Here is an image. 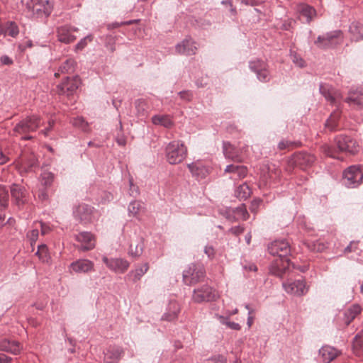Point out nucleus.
Here are the masks:
<instances>
[{
    "instance_id": "nucleus-22",
    "label": "nucleus",
    "mask_w": 363,
    "mask_h": 363,
    "mask_svg": "<svg viewBox=\"0 0 363 363\" xmlns=\"http://www.w3.org/2000/svg\"><path fill=\"white\" fill-rule=\"evenodd\" d=\"M77 30V28L68 25L58 27L57 30L58 40L66 44L73 42L76 39V36L72 33Z\"/></svg>"
},
{
    "instance_id": "nucleus-60",
    "label": "nucleus",
    "mask_w": 363,
    "mask_h": 363,
    "mask_svg": "<svg viewBox=\"0 0 363 363\" xmlns=\"http://www.w3.org/2000/svg\"><path fill=\"white\" fill-rule=\"evenodd\" d=\"M9 157L7 154L0 147V165L6 164L9 162Z\"/></svg>"
},
{
    "instance_id": "nucleus-50",
    "label": "nucleus",
    "mask_w": 363,
    "mask_h": 363,
    "mask_svg": "<svg viewBox=\"0 0 363 363\" xmlns=\"http://www.w3.org/2000/svg\"><path fill=\"white\" fill-rule=\"evenodd\" d=\"M234 213H235L236 216H238L244 220H246L249 217V213L244 204H242L241 206L235 208L234 210Z\"/></svg>"
},
{
    "instance_id": "nucleus-5",
    "label": "nucleus",
    "mask_w": 363,
    "mask_h": 363,
    "mask_svg": "<svg viewBox=\"0 0 363 363\" xmlns=\"http://www.w3.org/2000/svg\"><path fill=\"white\" fill-rule=\"evenodd\" d=\"M363 182V167L350 166L346 169L342 175V183L347 188H356Z\"/></svg>"
},
{
    "instance_id": "nucleus-39",
    "label": "nucleus",
    "mask_w": 363,
    "mask_h": 363,
    "mask_svg": "<svg viewBox=\"0 0 363 363\" xmlns=\"http://www.w3.org/2000/svg\"><path fill=\"white\" fill-rule=\"evenodd\" d=\"M4 35L12 38H17L19 34V28L15 21H7L4 26Z\"/></svg>"
},
{
    "instance_id": "nucleus-36",
    "label": "nucleus",
    "mask_w": 363,
    "mask_h": 363,
    "mask_svg": "<svg viewBox=\"0 0 363 363\" xmlns=\"http://www.w3.org/2000/svg\"><path fill=\"white\" fill-rule=\"evenodd\" d=\"M135 107L136 109V115L140 120L146 118L148 116V104L145 99H138L135 101Z\"/></svg>"
},
{
    "instance_id": "nucleus-58",
    "label": "nucleus",
    "mask_w": 363,
    "mask_h": 363,
    "mask_svg": "<svg viewBox=\"0 0 363 363\" xmlns=\"http://www.w3.org/2000/svg\"><path fill=\"white\" fill-rule=\"evenodd\" d=\"M55 125V121L54 120H50L48 121V126L45 128L44 130H42L40 131V133L44 135L45 137L48 135L49 132L53 128V126Z\"/></svg>"
},
{
    "instance_id": "nucleus-32",
    "label": "nucleus",
    "mask_w": 363,
    "mask_h": 363,
    "mask_svg": "<svg viewBox=\"0 0 363 363\" xmlns=\"http://www.w3.org/2000/svg\"><path fill=\"white\" fill-rule=\"evenodd\" d=\"M149 269L147 263H145L142 266H138L134 270H131L125 276V279L127 281L135 283L140 280V279L146 274Z\"/></svg>"
},
{
    "instance_id": "nucleus-19",
    "label": "nucleus",
    "mask_w": 363,
    "mask_h": 363,
    "mask_svg": "<svg viewBox=\"0 0 363 363\" xmlns=\"http://www.w3.org/2000/svg\"><path fill=\"white\" fill-rule=\"evenodd\" d=\"M340 351L330 345H323L318 350V359L322 363H330L340 354Z\"/></svg>"
},
{
    "instance_id": "nucleus-61",
    "label": "nucleus",
    "mask_w": 363,
    "mask_h": 363,
    "mask_svg": "<svg viewBox=\"0 0 363 363\" xmlns=\"http://www.w3.org/2000/svg\"><path fill=\"white\" fill-rule=\"evenodd\" d=\"M243 231H244V228L240 225L234 226L230 229V232H231L233 234H235L236 235H238L242 233Z\"/></svg>"
},
{
    "instance_id": "nucleus-43",
    "label": "nucleus",
    "mask_w": 363,
    "mask_h": 363,
    "mask_svg": "<svg viewBox=\"0 0 363 363\" xmlns=\"http://www.w3.org/2000/svg\"><path fill=\"white\" fill-rule=\"evenodd\" d=\"M353 350L357 355H363V333L357 334L353 341Z\"/></svg>"
},
{
    "instance_id": "nucleus-35",
    "label": "nucleus",
    "mask_w": 363,
    "mask_h": 363,
    "mask_svg": "<svg viewBox=\"0 0 363 363\" xmlns=\"http://www.w3.org/2000/svg\"><path fill=\"white\" fill-rule=\"evenodd\" d=\"M77 63L72 58L67 59L58 67V69L55 72V77H58L61 74H72L75 71Z\"/></svg>"
},
{
    "instance_id": "nucleus-57",
    "label": "nucleus",
    "mask_w": 363,
    "mask_h": 363,
    "mask_svg": "<svg viewBox=\"0 0 363 363\" xmlns=\"http://www.w3.org/2000/svg\"><path fill=\"white\" fill-rule=\"evenodd\" d=\"M204 253L209 259H213L215 255V250L212 246L207 245L204 248Z\"/></svg>"
},
{
    "instance_id": "nucleus-15",
    "label": "nucleus",
    "mask_w": 363,
    "mask_h": 363,
    "mask_svg": "<svg viewBox=\"0 0 363 363\" xmlns=\"http://www.w3.org/2000/svg\"><path fill=\"white\" fill-rule=\"evenodd\" d=\"M102 261L111 271L117 274L124 273L130 266L129 262L123 258H108L104 256Z\"/></svg>"
},
{
    "instance_id": "nucleus-7",
    "label": "nucleus",
    "mask_w": 363,
    "mask_h": 363,
    "mask_svg": "<svg viewBox=\"0 0 363 363\" xmlns=\"http://www.w3.org/2000/svg\"><path fill=\"white\" fill-rule=\"evenodd\" d=\"M250 69L256 74L257 79L263 83L270 81L271 74L267 63L259 59L249 62Z\"/></svg>"
},
{
    "instance_id": "nucleus-55",
    "label": "nucleus",
    "mask_w": 363,
    "mask_h": 363,
    "mask_svg": "<svg viewBox=\"0 0 363 363\" xmlns=\"http://www.w3.org/2000/svg\"><path fill=\"white\" fill-rule=\"evenodd\" d=\"M179 97L181 98V99L185 101H191L193 99V92L191 91H189V90H184V91H179L178 93Z\"/></svg>"
},
{
    "instance_id": "nucleus-54",
    "label": "nucleus",
    "mask_w": 363,
    "mask_h": 363,
    "mask_svg": "<svg viewBox=\"0 0 363 363\" xmlns=\"http://www.w3.org/2000/svg\"><path fill=\"white\" fill-rule=\"evenodd\" d=\"M129 191L128 194L130 196L134 198L137 197L140 194V190L138 186L135 185L133 182V179H129Z\"/></svg>"
},
{
    "instance_id": "nucleus-37",
    "label": "nucleus",
    "mask_w": 363,
    "mask_h": 363,
    "mask_svg": "<svg viewBox=\"0 0 363 363\" xmlns=\"http://www.w3.org/2000/svg\"><path fill=\"white\" fill-rule=\"evenodd\" d=\"M304 245L311 252H320L328 247V243L319 239L316 240H306Z\"/></svg>"
},
{
    "instance_id": "nucleus-29",
    "label": "nucleus",
    "mask_w": 363,
    "mask_h": 363,
    "mask_svg": "<svg viewBox=\"0 0 363 363\" xmlns=\"http://www.w3.org/2000/svg\"><path fill=\"white\" fill-rule=\"evenodd\" d=\"M224 172L233 174L230 179H241L247 176V169L244 165L232 164L226 166Z\"/></svg>"
},
{
    "instance_id": "nucleus-47",
    "label": "nucleus",
    "mask_w": 363,
    "mask_h": 363,
    "mask_svg": "<svg viewBox=\"0 0 363 363\" xmlns=\"http://www.w3.org/2000/svg\"><path fill=\"white\" fill-rule=\"evenodd\" d=\"M93 40V35L91 34L87 35L84 38H82L74 47V51H81L85 48L89 42Z\"/></svg>"
},
{
    "instance_id": "nucleus-40",
    "label": "nucleus",
    "mask_w": 363,
    "mask_h": 363,
    "mask_svg": "<svg viewBox=\"0 0 363 363\" xmlns=\"http://www.w3.org/2000/svg\"><path fill=\"white\" fill-rule=\"evenodd\" d=\"M152 122L155 125H160L167 128L173 125V121L167 115H155L152 118Z\"/></svg>"
},
{
    "instance_id": "nucleus-20",
    "label": "nucleus",
    "mask_w": 363,
    "mask_h": 363,
    "mask_svg": "<svg viewBox=\"0 0 363 363\" xmlns=\"http://www.w3.org/2000/svg\"><path fill=\"white\" fill-rule=\"evenodd\" d=\"M192 176L197 180L205 179L210 173V167L198 160L187 165Z\"/></svg>"
},
{
    "instance_id": "nucleus-9",
    "label": "nucleus",
    "mask_w": 363,
    "mask_h": 363,
    "mask_svg": "<svg viewBox=\"0 0 363 363\" xmlns=\"http://www.w3.org/2000/svg\"><path fill=\"white\" fill-rule=\"evenodd\" d=\"M282 286L287 294L296 296H304L308 291L304 279L288 280L282 283Z\"/></svg>"
},
{
    "instance_id": "nucleus-56",
    "label": "nucleus",
    "mask_w": 363,
    "mask_h": 363,
    "mask_svg": "<svg viewBox=\"0 0 363 363\" xmlns=\"http://www.w3.org/2000/svg\"><path fill=\"white\" fill-rule=\"evenodd\" d=\"M214 363H226L227 358L223 354H216L209 358Z\"/></svg>"
},
{
    "instance_id": "nucleus-33",
    "label": "nucleus",
    "mask_w": 363,
    "mask_h": 363,
    "mask_svg": "<svg viewBox=\"0 0 363 363\" xmlns=\"http://www.w3.org/2000/svg\"><path fill=\"white\" fill-rule=\"evenodd\" d=\"M345 102L351 106L363 108V90L350 91L348 96L345 99Z\"/></svg>"
},
{
    "instance_id": "nucleus-51",
    "label": "nucleus",
    "mask_w": 363,
    "mask_h": 363,
    "mask_svg": "<svg viewBox=\"0 0 363 363\" xmlns=\"http://www.w3.org/2000/svg\"><path fill=\"white\" fill-rule=\"evenodd\" d=\"M38 236L39 230L38 228L33 229L27 233L26 238L29 240L31 246H33V245L36 242Z\"/></svg>"
},
{
    "instance_id": "nucleus-11",
    "label": "nucleus",
    "mask_w": 363,
    "mask_h": 363,
    "mask_svg": "<svg viewBox=\"0 0 363 363\" xmlns=\"http://www.w3.org/2000/svg\"><path fill=\"white\" fill-rule=\"evenodd\" d=\"M204 276V270L202 267L195 264H190L183 272V280L187 285H192L199 282Z\"/></svg>"
},
{
    "instance_id": "nucleus-64",
    "label": "nucleus",
    "mask_w": 363,
    "mask_h": 363,
    "mask_svg": "<svg viewBox=\"0 0 363 363\" xmlns=\"http://www.w3.org/2000/svg\"><path fill=\"white\" fill-rule=\"evenodd\" d=\"M13 359L5 354L0 353V363H11Z\"/></svg>"
},
{
    "instance_id": "nucleus-38",
    "label": "nucleus",
    "mask_w": 363,
    "mask_h": 363,
    "mask_svg": "<svg viewBox=\"0 0 363 363\" xmlns=\"http://www.w3.org/2000/svg\"><path fill=\"white\" fill-rule=\"evenodd\" d=\"M349 30L354 40H363V26L359 22H352L349 28Z\"/></svg>"
},
{
    "instance_id": "nucleus-59",
    "label": "nucleus",
    "mask_w": 363,
    "mask_h": 363,
    "mask_svg": "<svg viewBox=\"0 0 363 363\" xmlns=\"http://www.w3.org/2000/svg\"><path fill=\"white\" fill-rule=\"evenodd\" d=\"M38 224L40 227L42 235H46V234L49 233V232L51 230L50 226L46 223L40 221L38 223Z\"/></svg>"
},
{
    "instance_id": "nucleus-10",
    "label": "nucleus",
    "mask_w": 363,
    "mask_h": 363,
    "mask_svg": "<svg viewBox=\"0 0 363 363\" xmlns=\"http://www.w3.org/2000/svg\"><path fill=\"white\" fill-rule=\"evenodd\" d=\"M217 297L218 294L215 289L208 285H204L194 290L192 300L195 303H199L204 301H213Z\"/></svg>"
},
{
    "instance_id": "nucleus-26",
    "label": "nucleus",
    "mask_w": 363,
    "mask_h": 363,
    "mask_svg": "<svg viewBox=\"0 0 363 363\" xmlns=\"http://www.w3.org/2000/svg\"><path fill=\"white\" fill-rule=\"evenodd\" d=\"M196 50V43L191 38H185L176 45V51L185 55H194Z\"/></svg>"
},
{
    "instance_id": "nucleus-24",
    "label": "nucleus",
    "mask_w": 363,
    "mask_h": 363,
    "mask_svg": "<svg viewBox=\"0 0 363 363\" xmlns=\"http://www.w3.org/2000/svg\"><path fill=\"white\" fill-rule=\"evenodd\" d=\"M23 347L18 341L6 338L0 340V351L17 355L21 353Z\"/></svg>"
},
{
    "instance_id": "nucleus-25",
    "label": "nucleus",
    "mask_w": 363,
    "mask_h": 363,
    "mask_svg": "<svg viewBox=\"0 0 363 363\" xmlns=\"http://www.w3.org/2000/svg\"><path fill=\"white\" fill-rule=\"evenodd\" d=\"M223 152L226 159L235 162H242L243 161V157L240 155V150L229 142L223 143Z\"/></svg>"
},
{
    "instance_id": "nucleus-63",
    "label": "nucleus",
    "mask_w": 363,
    "mask_h": 363,
    "mask_svg": "<svg viewBox=\"0 0 363 363\" xmlns=\"http://www.w3.org/2000/svg\"><path fill=\"white\" fill-rule=\"evenodd\" d=\"M0 61L3 65H10L13 64V60L8 55H3L0 58Z\"/></svg>"
},
{
    "instance_id": "nucleus-1",
    "label": "nucleus",
    "mask_w": 363,
    "mask_h": 363,
    "mask_svg": "<svg viewBox=\"0 0 363 363\" xmlns=\"http://www.w3.org/2000/svg\"><path fill=\"white\" fill-rule=\"evenodd\" d=\"M319 91L330 105L337 107V109L331 113L325 124L330 131L335 130L341 116L339 107L342 102V95L339 90L328 84L321 83L319 86Z\"/></svg>"
},
{
    "instance_id": "nucleus-62",
    "label": "nucleus",
    "mask_w": 363,
    "mask_h": 363,
    "mask_svg": "<svg viewBox=\"0 0 363 363\" xmlns=\"http://www.w3.org/2000/svg\"><path fill=\"white\" fill-rule=\"evenodd\" d=\"M38 198L41 201H45L48 199V194L47 192L45 187L42 189H40L38 193Z\"/></svg>"
},
{
    "instance_id": "nucleus-13",
    "label": "nucleus",
    "mask_w": 363,
    "mask_h": 363,
    "mask_svg": "<svg viewBox=\"0 0 363 363\" xmlns=\"http://www.w3.org/2000/svg\"><path fill=\"white\" fill-rule=\"evenodd\" d=\"M32 13L35 18H47L52 11L53 4L50 0H32Z\"/></svg>"
},
{
    "instance_id": "nucleus-45",
    "label": "nucleus",
    "mask_w": 363,
    "mask_h": 363,
    "mask_svg": "<svg viewBox=\"0 0 363 363\" xmlns=\"http://www.w3.org/2000/svg\"><path fill=\"white\" fill-rule=\"evenodd\" d=\"M141 207L142 205L140 201L136 200L130 201L128 207L129 216L135 217L138 215Z\"/></svg>"
},
{
    "instance_id": "nucleus-48",
    "label": "nucleus",
    "mask_w": 363,
    "mask_h": 363,
    "mask_svg": "<svg viewBox=\"0 0 363 363\" xmlns=\"http://www.w3.org/2000/svg\"><path fill=\"white\" fill-rule=\"evenodd\" d=\"M289 55H290V57H291L292 62L295 65H296L297 66H298L300 67H303L305 66L304 60L302 59V57L298 54L296 53V52H295L292 50H290Z\"/></svg>"
},
{
    "instance_id": "nucleus-34",
    "label": "nucleus",
    "mask_w": 363,
    "mask_h": 363,
    "mask_svg": "<svg viewBox=\"0 0 363 363\" xmlns=\"http://www.w3.org/2000/svg\"><path fill=\"white\" fill-rule=\"evenodd\" d=\"M180 312L179 304L176 301H170L167 311L163 314L162 319L167 321L175 320Z\"/></svg>"
},
{
    "instance_id": "nucleus-42",
    "label": "nucleus",
    "mask_w": 363,
    "mask_h": 363,
    "mask_svg": "<svg viewBox=\"0 0 363 363\" xmlns=\"http://www.w3.org/2000/svg\"><path fill=\"white\" fill-rule=\"evenodd\" d=\"M72 125L84 132L89 131V124L82 116L74 117L71 120Z\"/></svg>"
},
{
    "instance_id": "nucleus-18",
    "label": "nucleus",
    "mask_w": 363,
    "mask_h": 363,
    "mask_svg": "<svg viewBox=\"0 0 363 363\" xmlns=\"http://www.w3.org/2000/svg\"><path fill=\"white\" fill-rule=\"evenodd\" d=\"M10 191L11 197L18 208L23 206L26 203H27L28 191L23 186L13 184L10 186Z\"/></svg>"
},
{
    "instance_id": "nucleus-12",
    "label": "nucleus",
    "mask_w": 363,
    "mask_h": 363,
    "mask_svg": "<svg viewBox=\"0 0 363 363\" xmlns=\"http://www.w3.org/2000/svg\"><path fill=\"white\" fill-rule=\"evenodd\" d=\"M335 143L338 149L342 152L353 155L359 152L358 143L350 136L340 135L335 138Z\"/></svg>"
},
{
    "instance_id": "nucleus-8",
    "label": "nucleus",
    "mask_w": 363,
    "mask_h": 363,
    "mask_svg": "<svg viewBox=\"0 0 363 363\" xmlns=\"http://www.w3.org/2000/svg\"><path fill=\"white\" fill-rule=\"evenodd\" d=\"M80 79L78 76L67 77L60 84L56 86V92L60 96L67 97L74 95L80 85Z\"/></svg>"
},
{
    "instance_id": "nucleus-41",
    "label": "nucleus",
    "mask_w": 363,
    "mask_h": 363,
    "mask_svg": "<svg viewBox=\"0 0 363 363\" xmlns=\"http://www.w3.org/2000/svg\"><path fill=\"white\" fill-rule=\"evenodd\" d=\"M251 193V189L245 182L239 185L235 190V196L240 200H246Z\"/></svg>"
},
{
    "instance_id": "nucleus-3",
    "label": "nucleus",
    "mask_w": 363,
    "mask_h": 363,
    "mask_svg": "<svg viewBox=\"0 0 363 363\" xmlns=\"http://www.w3.org/2000/svg\"><path fill=\"white\" fill-rule=\"evenodd\" d=\"M165 154L167 160L169 164H179L186 157L187 148L182 142L174 140L167 145Z\"/></svg>"
},
{
    "instance_id": "nucleus-23",
    "label": "nucleus",
    "mask_w": 363,
    "mask_h": 363,
    "mask_svg": "<svg viewBox=\"0 0 363 363\" xmlns=\"http://www.w3.org/2000/svg\"><path fill=\"white\" fill-rule=\"evenodd\" d=\"M104 363H118L124 354L123 348L117 345L109 346L104 352Z\"/></svg>"
},
{
    "instance_id": "nucleus-49",
    "label": "nucleus",
    "mask_w": 363,
    "mask_h": 363,
    "mask_svg": "<svg viewBox=\"0 0 363 363\" xmlns=\"http://www.w3.org/2000/svg\"><path fill=\"white\" fill-rule=\"evenodd\" d=\"M54 179V174L50 172H44L41 174V182L45 187L50 186Z\"/></svg>"
},
{
    "instance_id": "nucleus-27",
    "label": "nucleus",
    "mask_w": 363,
    "mask_h": 363,
    "mask_svg": "<svg viewBox=\"0 0 363 363\" xmlns=\"http://www.w3.org/2000/svg\"><path fill=\"white\" fill-rule=\"evenodd\" d=\"M294 163L301 169L310 167L315 161V157L307 152H298L293 157Z\"/></svg>"
},
{
    "instance_id": "nucleus-21",
    "label": "nucleus",
    "mask_w": 363,
    "mask_h": 363,
    "mask_svg": "<svg viewBox=\"0 0 363 363\" xmlns=\"http://www.w3.org/2000/svg\"><path fill=\"white\" fill-rule=\"evenodd\" d=\"M70 269L77 274H86L94 271V264L88 259H79L69 265Z\"/></svg>"
},
{
    "instance_id": "nucleus-52",
    "label": "nucleus",
    "mask_w": 363,
    "mask_h": 363,
    "mask_svg": "<svg viewBox=\"0 0 363 363\" xmlns=\"http://www.w3.org/2000/svg\"><path fill=\"white\" fill-rule=\"evenodd\" d=\"M298 143L282 140L278 143V148L281 150H290L291 147L296 146Z\"/></svg>"
},
{
    "instance_id": "nucleus-44",
    "label": "nucleus",
    "mask_w": 363,
    "mask_h": 363,
    "mask_svg": "<svg viewBox=\"0 0 363 363\" xmlns=\"http://www.w3.org/2000/svg\"><path fill=\"white\" fill-rule=\"evenodd\" d=\"M35 255L43 262H48L50 259L48 249L45 244H40L38 246V250Z\"/></svg>"
},
{
    "instance_id": "nucleus-14",
    "label": "nucleus",
    "mask_w": 363,
    "mask_h": 363,
    "mask_svg": "<svg viewBox=\"0 0 363 363\" xmlns=\"http://www.w3.org/2000/svg\"><path fill=\"white\" fill-rule=\"evenodd\" d=\"M268 251L270 255L277 258H285L290 254L291 248L289 242L285 240H277L268 246Z\"/></svg>"
},
{
    "instance_id": "nucleus-53",
    "label": "nucleus",
    "mask_w": 363,
    "mask_h": 363,
    "mask_svg": "<svg viewBox=\"0 0 363 363\" xmlns=\"http://www.w3.org/2000/svg\"><path fill=\"white\" fill-rule=\"evenodd\" d=\"M358 245L359 241H351L350 244L344 249V254L346 255L350 252H356L357 254H358Z\"/></svg>"
},
{
    "instance_id": "nucleus-31",
    "label": "nucleus",
    "mask_w": 363,
    "mask_h": 363,
    "mask_svg": "<svg viewBox=\"0 0 363 363\" xmlns=\"http://www.w3.org/2000/svg\"><path fill=\"white\" fill-rule=\"evenodd\" d=\"M362 311L361 306L354 303L346 308L343 312L342 320L346 325H349Z\"/></svg>"
},
{
    "instance_id": "nucleus-46",
    "label": "nucleus",
    "mask_w": 363,
    "mask_h": 363,
    "mask_svg": "<svg viewBox=\"0 0 363 363\" xmlns=\"http://www.w3.org/2000/svg\"><path fill=\"white\" fill-rule=\"evenodd\" d=\"M9 194L4 186H0V210H4L8 206Z\"/></svg>"
},
{
    "instance_id": "nucleus-16",
    "label": "nucleus",
    "mask_w": 363,
    "mask_h": 363,
    "mask_svg": "<svg viewBox=\"0 0 363 363\" xmlns=\"http://www.w3.org/2000/svg\"><path fill=\"white\" fill-rule=\"evenodd\" d=\"M74 237L76 240L80 242V245L77 247L79 250L86 252L94 248L96 245L94 237L90 232H80Z\"/></svg>"
},
{
    "instance_id": "nucleus-6",
    "label": "nucleus",
    "mask_w": 363,
    "mask_h": 363,
    "mask_svg": "<svg viewBox=\"0 0 363 363\" xmlns=\"http://www.w3.org/2000/svg\"><path fill=\"white\" fill-rule=\"evenodd\" d=\"M96 214L94 208L86 203L79 204L73 211L74 218L83 224L92 223Z\"/></svg>"
},
{
    "instance_id": "nucleus-2",
    "label": "nucleus",
    "mask_w": 363,
    "mask_h": 363,
    "mask_svg": "<svg viewBox=\"0 0 363 363\" xmlns=\"http://www.w3.org/2000/svg\"><path fill=\"white\" fill-rule=\"evenodd\" d=\"M41 124L42 121L39 116H28L16 123L13 129V135L21 136V140H30L33 137L30 133L35 132Z\"/></svg>"
},
{
    "instance_id": "nucleus-28",
    "label": "nucleus",
    "mask_w": 363,
    "mask_h": 363,
    "mask_svg": "<svg viewBox=\"0 0 363 363\" xmlns=\"http://www.w3.org/2000/svg\"><path fill=\"white\" fill-rule=\"evenodd\" d=\"M297 11L305 18L306 23H310L317 15L315 9L306 3L298 4Z\"/></svg>"
},
{
    "instance_id": "nucleus-4",
    "label": "nucleus",
    "mask_w": 363,
    "mask_h": 363,
    "mask_svg": "<svg viewBox=\"0 0 363 363\" xmlns=\"http://www.w3.org/2000/svg\"><path fill=\"white\" fill-rule=\"evenodd\" d=\"M342 40V32L340 30H335L318 35L314 43L318 48L326 50L335 48L340 44Z\"/></svg>"
},
{
    "instance_id": "nucleus-17",
    "label": "nucleus",
    "mask_w": 363,
    "mask_h": 363,
    "mask_svg": "<svg viewBox=\"0 0 363 363\" xmlns=\"http://www.w3.org/2000/svg\"><path fill=\"white\" fill-rule=\"evenodd\" d=\"M290 267L289 257L276 258L269 266L270 274L281 278Z\"/></svg>"
},
{
    "instance_id": "nucleus-30",
    "label": "nucleus",
    "mask_w": 363,
    "mask_h": 363,
    "mask_svg": "<svg viewBox=\"0 0 363 363\" xmlns=\"http://www.w3.org/2000/svg\"><path fill=\"white\" fill-rule=\"evenodd\" d=\"M144 249V239L140 236H134L131 238L129 246V255L132 257H139Z\"/></svg>"
}]
</instances>
